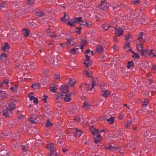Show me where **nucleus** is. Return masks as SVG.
I'll use <instances>...</instances> for the list:
<instances>
[{
    "mask_svg": "<svg viewBox=\"0 0 156 156\" xmlns=\"http://www.w3.org/2000/svg\"><path fill=\"white\" fill-rule=\"evenodd\" d=\"M45 64L49 63L52 66H56L59 64V61L56 57H54L52 55H48L45 58L44 61Z\"/></svg>",
    "mask_w": 156,
    "mask_h": 156,
    "instance_id": "1",
    "label": "nucleus"
},
{
    "mask_svg": "<svg viewBox=\"0 0 156 156\" xmlns=\"http://www.w3.org/2000/svg\"><path fill=\"white\" fill-rule=\"evenodd\" d=\"M67 42L61 44V46L63 47L67 46V48L69 45L73 46L75 44V41L74 40H67Z\"/></svg>",
    "mask_w": 156,
    "mask_h": 156,
    "instance_id": "2",
    "label": "nucleus"
},
{
    "mask_svg": "<svg viewBox=\"0 0 156 156\" xmlns=\"http://www.w3.org/2000/svg\"><path fill=\"white\" fill-rule=\"evenodd\" d=\"M143 44L141 43L137 44L136 45V48L138 51V52L140 53L142 55H145V53L147 52V51L143 49Z\"/></svg>",
    "mask_w": 156,
    "mask_h": 156,
    "instance_id": "3",
    "label": "nucleus"
},
{
    "mask_svg": "<svg viewBox=\"0 0 156 156\" xmlns=\"http://www.w3.org/2000/svg\"><path fill=\"white\" fill-rule=\"evenodd\" d=\"M109 6V4L107 2L101 1V3L99 5L98 7L101 9L104 10L108 8Z\"/></svg>",
    "mask_w": 156,
    "mask_h": 156,
    "instance_id": "4",
    "label": "nucleus"
},
{
    "mask_svg": "<svg viewBox=\"0 0 156 156\" xmlns=\"http://www.w3.org/2000/svg\"><path fill=\"white\" fill-rule=\"evenodd\" d=\"M13 113L12 112L7 109L6 108L3 111V115L6 117H10L12 115Z\"/></svg>",
    "mask_w": 156,
    "mask_h": 156,
    "instance_id": "5",
    "label": "nucleus"
},
{
    "mask_svg": "<svg viewBox=\"0 0 156 156\" xmlns=\"http://www.w3.org/2000/svg\"><path fill=\"white\" fill-rule=\"evenodd\" d=\"M89 129L90 131L91 132V133L93 134H95L97 133H98L99 132H105L106 131H107L106 129L105 130L104 129L99 131L98 129H96L94 128L93 126H92V127L90 128Z\"/></svg>",
    "mask_w": 156,
    "mask_h": 156,
    "instance_id": "6",
    "label": "nucleus"
},
{
    "mask_svg": "<svg viewBox=\"0 0 156 156\" xmlns=\"http://www.w3.org/2000/svg\"><path fill=\"white\" fill-rule=\"evenodd\" d=\"M40 118L38 116L33 115L30 119V121L32 124H36L39 121Z\"/></svg>",
    "mask_w": 156,
    "mask_h": 156,
    "instance_id": "7",
    "label": "nucleus"
},
{
    "mask_svg": "<svg viewBox=\"0 0 156 156\" xmlns=\"http://www.w3.org/2000/svg\"><path fill=\"white\" fill-rule=\"evenodd\" d=\"M15 104L12 102H10L6 107L7 109H9L12 111L15 108Z\"/></svg>",
    "mask_w": 156,
    "mask_h": 156,
    "instance_id": "8",
    "label": "nucleus"
},
{
    "mask_svg": "<svg viewBox=\"0 0 156 156\" xmlns=\"http://www.w3.org/2000/svg\"><path fill=\"white\" fill-rule=\"evenodd\" d=\"M137 39H147L148 38V35L145 33L140 32L138 35Z\"/></svg>",
    "mask_w": 156,
    "mask_h": 156,
    "instance_id": "9",
    "label": "nucleus"
},
{
    "mask_svg": "<svg viewBox=\"0 0 156 156\" xmlns=\"http://www.w3.org/2000/svg\"><path fill=\"white\" fill-rule=\"evenodd\" d=\"M113 28H114L115 30V34L116 35L119 37L122 35L123 32V30L120 28H116L115 27H113Z\"/></svg>",
    "mask_w": 156,
    "mask_h": 156,
    "instance_id": "10",
    "label": "nucleus"
},
{
    "mask_svg": "<svg viewBox=\"0 0 156 156\" xmlns=\"http://www.w3.org/2000/svg\"><path fill=\"white\" fill-rule=\"evenodd\" d=\"M103 51L104 48L101 45L99 44L97 45L96 49V51L97 53L100 54L103 52Z\"/></svg>",
    "mask_w": 156,
    "mask_h": 156,
    "instance_id": "11",
    "label": "nucleus"
},
{
    "mask_svg": "<svg viewBox=\"0 0 156 156\" xmlns=\"http://www.w3.org/2000/svg\"><path fill=\"white\" fill-rule=\"evenodd\" d=\"M117 147L115 145H109L108 147H106L105 148L111 151H115L117 150Z\"/></svg>",
    "mask_w": 156,
    "mask_h": 156,
    "instance_id": "12",
    "label": "nucleus"
},
{
    "mask_svg": "<svg viewBox=\"0 0 156 156\" xmlns=\"http://www.w3.org/2000/svg\"><path fill=\"white\" fill-rule=\"evenodd\" d=\"M8 95V94L6 92L0 90V97L2 99L7 98Z\"/></svg>",
    "mask_w": 156,
    "mask_h": 156,
    "instance_id": "13",
    "label": "nucleus"
},
{
    "mask_svg": "<svg viewBox=\"0 0 156 156\" xmlns=\"http://www.w3.org/2000/svg\"><path fill=\"white\" fill-rule=\"evenodd\" d=\"M60 89L62 93L65 94L67 92L68 87L66 86L62 85L60 87Z\"/></svg>",
    "mask_w": 156,
    "mask_h": 156,
    "instance_id": "14",
    "label": "nucleus"
},
{
    "mask_svg": "<svg viewBox=\"0 0 156 156\" xmlns=\"http://www.w3.org/2000/svg\"><path fill=\"white\" fill-rule=\"evenodd\" d=\"M132 83L134 86H138L140 84V81L137 78H134L133 79L132 81Z\"/></svg>",
    "mask_w": 156,
    "mask_h": 156,
    "instance_id": "15",
    "label": "nucleus"
},
{
    "mask_svg": "<svg viewBox=\"0 0 156 156\" xmlns=\"http://www.w3.org/2000/svg\"><path fill=\"white\" fill-rule=\"evenodd\" d=\"M39 10V8H37L35 9L36 15L37 17H41L44 15V13L43 12L41 11L38 12V11Z\"/></svg>",
    "mask_w": 156,
    "mask_h": 156,
    "instance_id": "16",
    "label": "nucleus"
},
{
    "mask_svg": "<svg viewBox=\"0 0 156 156\" xmlns=\"http://www.w3.org/2000/svg\"><path fill=\"white\" fill-rule=\"evenodd\" d=\"M64 96L65 97L63 98L66 101L69 102L71 101V99L70 97V94H65Z\"/></svg>",
    "mask_w": 156,
    "mask_h": 156,
    "instance_id": "17",
    "label": "nucleus"
},
{
    "mask_svg": "<svg viewBox=\"0 0 156 156\" xmlns=\"http://www.w3.org/2000/svg\"><path fill=\"white\" fill-rule=\"evenodd\" d=\"M10 47L7 43H5L4 45L2 47V50L3 51H6L9 49Z\"/></svg>",
    "mask_w": 156,
    "mask_h": 156,
    "instance_id": "18",
    "label": "nucleus"
},
{
    "mask_svg": "<svg viewBox=\"0 0 156 156\" xmlns=\"http://www.w3.org/2000/svg\"><path fill=\"white\" fill-rule=\"evenodd\" d=\"M76 83V81L74 79L70 78L68 83V84L70 86H73L74 84Z\"/></svg>",
    "mask_w": 156,
    "mask_h": 156,
    "instance_id": "19",
    "label": "nucleus"
},
{
    "mask_svg": "<svg viewBox=\"0 0 156 156\" xmlns=\"http://www.w3.org/2000/svg\"><path fill=\"white\" fill-rule=\"evenodd\" d=\"M110 94V93L107 90H103V93L101 94L102 96L106 98L108 97Z\"/></svg>",
    "mask_w": 156,
    "mask_h": 156,
    "instance_id": "20",
    "label": "nucleus"
},
{
    "mask_svg": "<svg viewBox=\"0 0 156 156\" xmlns=\"http://www.w3.org/2000/svg\"><path fill=\"white\" fill-rule=\"evenodd\" d=\"M41 85L39 83H35L32 85L31 87L35 89H38L41 87Z\"/></svg>",
    "mask_w": 156,
    "mask_h": 156,
    "instance_id": "21",
    "label": "nucleus"
},
{
    "mask_svg": "<svg viewBox=\"0 0 156 156\" xmlns=\"http://www.w3.org/2000/svg\"><path fill=\"white\" fill-rule=\"evenodd\" d=\"M23 33L25 36H27L30 34V30L27 29H24L23 30Z\"/></svg>",
    "mask_w": 156,
    "mask_h": 156,
    "instance_id": "22",
    "label": "nucleus"
},
{
    "mask_svg": "<svg viewBox=\"0 0 156 156\" xmlns=\"http://www.w3.org/2000/svg\"><path fill=\"white\" fill-rule=\"evenodd\" d=\"M47 148L48 150L51 151L53 149H54L55 148L54 145L53 144H48Z\"/></svg>",
    "mask_w": 156,
    "mask_h": 156,
    "instance_id": "23",
    "label": "nucleus"
},
{
    "mask_svg": "<svg viewBox=\"0 0 156 156\" xmlns=\"http://www.w3.org/2000/svg\"><path fill=\"white\" fill-rule=\"evenodd\" d=\"M7 58V55L5 53H2L0 55V59L2 60H5Z\"/></svg>",
    "mask_w": 156,
    "mask_h": 156,
    "instance_id": "24",
    "label": "nucleus"
},
{
    "mask_svg": "<svg viewBox=\"0 0 156 156\" xmlns=\"http://www.w3.org/2000/svg\"><path fill=\"white\" fill-rule=\"evenodd\" d=\"M20 147L24 153H26L28 150V146L27 145H20Z\"/></svg>",
    "mask_w": 156,
    "mask_h": 156,
    "instance_id": "25",
    "label": "nucleus"
},
{
    "mask_svg": "<svg viewBox=\"0 0 156 156\" xmlns=\"http://www.w3.org/2000/svg\"><path fill=\"white\" fill-rule=\"evenodd\" d=\"M92 61L90 60H86L83 63L87 67L90 66L92 64Z\"/></svg>",
    "mask_w": 156,
    "mask_h": 156,
    "instance_id": "26",
    "label": "nucleus"
},
{
    "mask_svg": "<svg viewBox=\"0 0 156 156\" xmlns=\"http://www.w3.org/2000/svg\"><path fill=\"white\" fill-rule=\"evenodd\" d=\"M30 100V101H33V103L35 104H37L38 102L37 98L33 96H31Z\"/></svg>",
    "mask_w": 156,
    "mask_h": 156,
    "instance_id": "27",
    "label": "nucleus"
},
{
    "mask_svg": "<svg viewBox=\"0 0 156 156\" xmlns=\"http://www.w3.org/2000/svg\"><path fill=\"white\" fill-rule=\"evenodd\" d=\"M148 19L146 18L144 16L141 17L140 21L143 24H145L147 22Z\"/></svg>",
    "mask_w": 156,
    "mask_h": 156,
    "instance_id": "28",
    "label": "nucleus"
},
{
    "mask_svg": "<svg viewBox=\"0 0 156 156\" xmlns=\"http://www.w3.org/2000/svg\"><path fill=\"white\" fill-rule=\"evenodd\" d=\"M82 17H75L73 19L74 21V23H79L80 21H81L82 20Z\"/></svg>",
    "mask_w": 156,
    "mask_h": 156,
    "instance_id": "29",
    "label": "nucleus"
},
{
    "mask_svg": "<svg viewBox=\"0 0 156 156\" xmlns=\"http://www.w3.org/2000/svg\"><path fill=\"white\" fill-rule=\"evenodd\" d=\"M81 131L76 129L74 134V136L76 137H79L81 136Z\"/></svg>",
    "mask_w": 156,
    "mask_h": 156,
    "instance_id": "30",
    "label": "nucleus"
},
{
    "mask_svg": "<svg viewBox=\"0 0 156 156\" xmlns=\"http://www.w3.org/2000/svg\"><path fill=\"white\" fill-rule=\"evenodd\" d=\"M30 68L31 69H34L36 68V63L34 62H30Z\"/></svg>",
    "mask_w": 156,
    "mask_h": 156,
    "instance_id": "31",
    "label": "nucleus"
},
{
    "mask_svg": "<svg viewBox=\"0 0 156 156\" xmlns=\"http://www.w3.org/2000/svg\"><path fill=\"white\" fill-rule=\"evenodd\" d=\"M50 152L48 154V156H54L56 155V152L55 149L50 151Z\"/></svg>",
    "mask_w": 156,
    "mask_h": 156,
    "instance_id": "32",
    "label": "nucleus"
},
{
    "mask_svg": "<svg viewBox=\"0 0 156 156\" xmlns=\"http://www.w3.org/2000/svg\"><path fill=\"white\" fill-rule=\"evenodd\" d=\"M111 27L110 26H108L107 24L106 23H104L102 26V28L105 30H107Z\"/></svg>",
    "mask_w": 156,
    "mask_h": 156,
    "instance_id": "33",
    "label": "nucleus"
},
{
    "mask_svg": "<svg viewBox=\"0 0 156 156\" xmlns=\"http://www.w3.org/2000/svg\"><path fill=\"white\" fill-rule=\"evenodd\" d=\"M20 144L18 142H16L13 143L12 144L13 148L17 149L19 146H20Z\"/></svg>",
    "mask_w": 156,
    "mask_h": 156,
    "instance_id": "34",
    "label": "nucleus"
},
{
    "mask_svg": "<svg viewBox=\"0 0 156 156\" xmlns=\"http://www.w3.org/2000/svg\"><path fill=\"white\" fill-rule=\"evenodd\" d=\"M134 66V64L133 61H129L128 62L127 65V67L128 69H129L131 67H132Z\"/></svg>",
    "mask_w": 156,
    "mask_h": 156,
    "instance_id": "35",
    "label": "nucleus"
},
{
    "mask_svg": "<svg viewBox=\"0 0 156 156\" xmlns=\"http://www.w3.org/2000/svg\"><path fill=\"white\" fill-rule=\"evenodd\" d=\"M147 112H147L146 111H145V109H143V108H140L139 109V110L137 111V112L138 113L140 114H142L144 115Z\"/></svg>",
    "mask_w": 156,
    "mask_h": 156,
    "instance_id": "36",
    "label": "nucleus"
},
{
    "mask_svg": "<svg viewBox=\"0 0 156 156\" xmlns=\"http://www.w3.org/2000/svg\"><path fill=\"white\" fill-rule=\"evenodd\" d=\"M129 51H131L133 54V55L132 56V57L133 58H135L137 59L139 58L140 56L136 53L132 51L130 49H129Z\"/></svg>",
    "mask_w": 156,
    "mask_h": 156,
    "instance_id": "37",
    "label": "nucleus"
},
{
    "mask_svg": "<svg viewBox=\"0 0 156 156\" xmlns=\"http://www.w3.org/2000/svg\"><path fill=\"white\" fill-rule=\"evenodd\" d=\"M93 82L92 83V88H93L94 86L96 85V83L98 81V80L97 78H92Z\"/></svg>",
    "mask_w": 156,
    "mask_h": 156,
    "instance_id": "38",
    "label": "nucleus"
},
{
    "mask_svg": "<svg viewBox=\"0 0 156 156\" xmlns=\"http://www.w3.org/2000/svg\"><path fill=\"white\" fill-rule=\"evenodd\" d=\"M48 36H49V37H51L52 38H55L57 37V35L55 33V32H51L49 34V35H48Z\"/></svg>",
    "mask_w": 156,
    "mask_h": 156,
    "instance_id": "39",
    "label": "nucleus"
},
{
    "mask_svg": "<svg viewBox=\"0 0 156 156\" xmlns=\"http://www.w3.org/2000/svg\"><path fill=\"white\" fill-rule=\"evenodd\" d=\"M31 37L34 38H40V36L36 33H34L31 34Z\"/></svg>",
    "mask_w": 156,
    "mask_h": 156,
    "instance_id": "40",
    "label": "nucleus"
},
{
    "mask_svg": "<svg viewBox=\"0 0 156 156\" xmlns=\"http://www.w3.org/2000/svg\"><path fill=\"white\" fill-rule=\"evenodd\" d=\"M90 107V105L89 103H87L85 101L84 103L83 107L86 109H89Z\"/></svg>",
    "mask_w": 156,
    "mask_h": 156,
    "instance_id": "41",
    "label": "nucleus"
},
{
    "mask_svg": "<svg viewBox=\"0 0 156 156\" xmlns=\"http://www.w3.org/2000/svg\"><path fill=\"white\" fill-rule=\"evenodd\" d=\"M115 118L113 117H111L108 119H107V121L109 123L112 124L114 121Z\"/></svg>",
    "mask_w": 156,
    "mask_h": 156,
    "instance_id": "42",
    "label": "nucleus"
},
{
    "mask_svg": "<svg viewBox=\"0 0 156 156\" xmlns=\"http://www.w3.org/2000/svg\"><path fill=\"white\" fill-rule=\"evenodd\" d=\"M149 101L147 99H145L144 100V101L142 102V105L143 106H147L148 105Z\"/></svg>",
    "mask_w": 156,
    "mask_h": 156,
    "instance_id": "43",
    "label": "nucleus"
},
{
    "mask_svg": "<svg viewBox=\"0 0 156 156\" xmlns=\"http://www.w3.org/2000/svg\"><path fill=\"white\" fill-rule=\"evenodd\" d=\"M151 57H156V53H153V50H151L148 54Z\"/></svg>",
    "mask_w": 156,
    "mask_h": 156,
    "instance_id": "44",
    "label": "nucleus"
},
{
    "mask_svg": "<svg viewBox=\"0 0 156 156\" xmlns=\"http://www.w3.org/2000/svg\"><path fill=\"white\" fill-rule=\"evenodd\" d=\"M102 138H95L94 142L96 144L99 143L102 140Z\"/></svg>",
    "mask_w": 156,
    "mask_h": 156,
    "instance_id": "45",
    "label": "nucleus"
},
{
    "mask_svg": "<svg viewBox=\"0 0 156 156\" xmlns=\"http://www.w3.org/2000/svg\"><path fill=\"white\" fill-rule=\"evenodd\" d=\"M132 124V122L131 121H128L125 123V126L127 128Z\"/></svg>",
    "mask_w": 156,
    "mask_h": 156,
    "instance_id": "46",
    "label": "nucleus"
},
{
    "mask_svg": "<svg viewBox=\"0 0 156 156\" xmlns=\"http://www.w3.org/2000/svg\"><path fill=\"white\" fill-rule=\"evenodd\" d=\"M52 125V124L49 122V119H48L45 124V126L47 127H48L51 126Z\"/></svg>",
    "mask_w": 156,
    "mask_h": 156,
    "instance_id": "47",
    "label": "nucleus"
},
{
    "mask_svg": "<svg viewBox=\"0 0 156 156\" xmlns=\"http://www.w3.org/2000/svg\"><path fill=\"white\" fill-rule=\"evenodd\" d=\"M81 27H76V29L75 31L78 34H80V31L81 30Z\"/></svg>",
    "mask_w": 156,
    "mask_h": 156,
    "instance_id": "48",
    "label": "nucleus"
},
{
    "mask_svg": "<svg viewBox=\"0 0 156 156\" xmlns=\"http://www.w3.org/2000/svg\"><path fill=\"white\" fill-rule=\"evenodd\" d=\"M131 148L133 149H135L136 148V147L137 146L136 145V143L135 142H132L131 143Z\"/></svg>",
    "mask_w": 156,
    "mask_h": 156,
    "instance_id": "49",
    "label": "nucleus"
},
{
    "mask_svg": "<svg viewBox=\"0 0 156 156\" xmlns=\"http://www.w3.org/2000/svg\"><path fill=\"white\" fill-rule=\"evenodd\" d=\"M133 38V36L129 34H128L126 36L125 39H131Z\"/></svg>",
    "mask_w": 156,
    "mask_h": 156,
    "instance_id": "50",
    "label": "nucleus"
},
{
    "mask_svg": "<svg viewBox=\"0 0 156 156\" xmlns=\"http://www.w3.org/2000/svg\"><path fill=\"white\" fill-rule=\"evenodd\" d=\"M27 2H28L29 5H32L34 4V0H27Z\"/></svg>",
    "mask_w": 156,
    "mask_h": 156,
    "instance_id": "51",
    "label": "nucleus"
},
{
    "mask_svg": "<svg viewBox=\"0 0 156 156\" xmlns=\"http://www.w3.org/2000/svg\"><path fill=\"white\" fill-rule=\"evenodd\" d=\"M50 89L51 91L53 92H55L56 91L57 88L55 87H50Z\"/></svg>",
    "mask_w": 156,
    "mask_h": 156,
    "instance_id": "52",
    "label": "nucleus"
},
{
    "mask_svg": "<svg viewBox=\"0 0 156 156\" xmlns=\"http://www.w3.org/2000/svg\"><path fill=\"white\" fill-rule=\"evenodd\" d=\"M10 89L12 92H16L17 91V87L16 86L15 87H11Z\"/></svg>",
    "mask_w": 156,
    "mask_h": 156,
    "instance_id": "53",
    "label": "nucleus"
},
{
    "mask_svg": "<svg viewBox=\"0 0 156 156\" xmlns=\"http://www.w3.org/2000/svg\"><path fill=\"white\" fill-rule=\"evenodd\" d=\"M64 12L65 13L64 16L61 18V20L62 21L64 22H66V20H67V19H65L66 16V12Z\"/></svg>",
    "mask_w": 156,
    "mask_h": 156,
    "instance_id": "54",
    "label": "nucleus"
},
{
    "mask_svg": "<svg viewBox=\"0 0 156 156\" xmlns=\"http://www.w3.org/2000/svg\"><path fill=\"white\" fill-rule=\"evenodd\" d=\"M90 84H86V87L87 89L89 90H91L93 88H92V87H90Z\"/></svg>",
    "mask_w": 156,
    "mask_h": 156,
    "instance_id": "55",
    "label": "nucleus"
},
{
    "mask_svg": "<svg viewBox=\"0 0 156 156\" xmlns=\"http://www.w3.org/2000/svg\"><path fill=\"white\" fill-rule=\"evenodd\" d=\"M67 24L70 25L71 27H74L75 26L74 22H71L70 21L68 22L67 23Z\"/></svg>",
    "mask_w": 156,
    "mask_h": 156,
    "instance_id": "56",
    "label": "nucleus"
},
{
    "mask_svg": "<svg viewBox=\"0 0 156 156\" xmlns=\"http://www.w3.org/2000/svg\"><path fill=\"white\" fill-rule=\"evenodd\" d=\"M140 3V2L139 0H135L133 1L132 3L133 4L135 5L136 4H138Z\"/></svg>",
    "mask_w": 156,
    "mask_h": 156,
    "instance_id": "57",
    "label": "nucleus"
},
{
    "mask_svg": "<svg viewBox=\"0 0 156 156\" xmlns=\"http://www.w3.org/2000/svg\"><path fill=\"white\" fill-rule=\"evenodd\" d=\"M60 77V76L58 74L54 75L53 76V78L54 79H58Z\"/></svg>",
    "mask_w": 156,
    "mask_h": 156,
    "instance_id": "58",
    "label": "nucleus"
},
{
    "mask_svg": "<svg viewBox=\"0 0 156 156\" xmlns=\"http://www.w3.org/2000/svg\"><path fill=\"white\" fill-rule=\"evenodd\" d=\"M113 48L114 50L115 51H116L117 50H118L119 49V47H117V46L115 44H114L113 45Z\"/></svg>",
    "mask_w": 156,
    "mask_h": 156,
    "instance_id": "59",
    "label": "nucleus"
},
{
    "mask_svg": "<svg viewBox=\"0 0 156 156\" xmlns=\"http://www.w3.org/2000/svg\"><path fill=\"white\" fill-rule=\"evenodd\" d=\"M142 135L144 137H145L147 136V133L145 131H143L142 133Z\"/></svg>",
    "mask_w": 156,
    "mask_h": 156,
    "instance_id": "60",
    "label": "nucleus"
},
{
    "mask_svg": "<svg viewBox=\"0 0 156 156\" xmlns=\"http://www.w3.org/2000/svg\"><path fill=\"white\" fill-rule=\"evenodd\" d=\"M137 88H135L134 89V90L132 91V95H134L135 94H136L137 93Z\"/></svg>",
    "mask_w": 156,
    "mask_h": 156,
    "instance_id": "61",
    "label": "nucleus"
},
{
    "mask_svg": "<svg viewBox=\"0 0 156 156\" xmlns=\"http://www.w3.org/2000/svg\"><path fill=\"white\" fill-rule=\"evenodd\" d=\"M70 53H71L72 54H74L75 53V48H73L70 51Z\"/></svg>",
    "mask_w": 156,
    "mask_h": 156,
    "instance_id": "62",
    "label": "nucleus"
},
{
    "mask_svg": "<svg viewBox=\"0 0 156 156\" xmlns=\"http://www.w3.org/2000/svg\"><path fill=\"white\" fill-rule=\"evenodd\" d=\"M94 135H96V137H95L96 138H102V137L101 136L100 134L99 133H96Z\"/></svg>",
    "mask_w": 156,
    "mask_h": 156,
    "instance_id": "63",
    "label": "nucleus"
},
{
    "mask_svg": "<svg viewBox=\"0 0 156 156\" xmlns=\"http://www.w3.org/2000/svg\"><path fill=\"white\" fill-rule=\"evenodd\" d=\"M128 47H130V46L128 43H126L125 45L123 46V48H126Z\"/></svg>",
    "mask_w": 156,
    "mask_h": 156,
    "instance_id": "64",
    "label": "nucleus"
}]
</instances>
